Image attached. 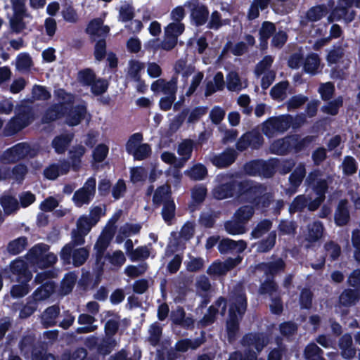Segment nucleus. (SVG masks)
I'll return each mask as SVG.
<instances>
[{
    "instance_id": "f257e3e1",
    "label": "nucleus",
    "mask_w": 360,
    "mask_h": 360,
    "mask_svg": "<svg viewBox=\"0 0 360 360\" xmlns=\"http://www.w3.org/2000/svg\"><path fill=\"white\" fill-rule=\"evenodd\" d=\"M267 187L263 184L250 179L240 181L238 199L250 203L257 208H267L271 200L266 192Z\"/></svg>"
},
{
    "instance_id": "f03ea898",
    "label": "nucleus",
    "mask_w": 360,
    "mask_h": 360,
    "mask_svg": "<svg viewBox=\"0 0 360 360\" xmlns=\"http://www.w3.org/2000/svg\"><path fill=\"white\" fill-rule=\"evenodd\" d=\"M248 306V299L245 293L238 292L236 294L234 302L229 306V319L226 321L227 338L230 343L236 340L240 329L239 319L245 314Z\"/></svg>"
},
{
    "instance_id": "7ed1b4c3",
    "label": "nucleus",
    "mask_w": 360,
    "mask_h": 360,
    "mask_svg": "<svg viewBox=\"0 0 360 360\" xmlns=\"http://www.w3.org/2000/svg\"><path fill=\"white\" fill-rule=\"evenodd\" d=\"M278 165L279 160L275 158L268 160L255 159L246 162L243 169L245 172L250 176L271 178L276 172Z\"/></svg>"
},
{
    "instance_id": "20e7f679",
    "label": "nucleus",
    "mask_w": 360,
    "mask_h": 360,
    "mask_svg": "<svg viewBox=\"0 0 360 360\" xmlns=\"http://www.w3.org/2000/svg\"><path fill=\"white\" fill-rule=\"evenodd\" d=\"M293 122V117L290 114L274 116L268 118L262 124V131L267 137L273 136L276 132L284 133Z\"/></svg>"
},
{
    "instance_id": "39448f33",
    "label": "nucleus",
    "mask_w": 360,
    "mask_h": 360,
    "mask_svg": "<svg viewBox=\"0 0 360 360\" xmlns=\"http://www.w3.org/2000/svg\"><path fill=\"white\" fill-rule=\"evenodd\" d=\"M31 147L25 142L15 144L4 151L1 160L6 164H14L25 159L30 153Z\"/></svg>"
},
{
    "instance_id": "423d86ee",
    "label": "nucleus",
    "mask_w": 360,
    "mask_h": 360,
    "mask_svg": "<svg viewBox=\"0 0 360 360\" xmlns=\"http://www.w3.org/2000/svg\"><path fill=\"white\" fill-rule=\"evenodd\" d=\"M321 172L315 169L308 174L304 184L307 187L310 188L317 196L326 198L328 184L326 179L321 178Z\"/></svg>"
},
{
    "instance_id": "0eeeda50",
    "label": "nucleus",
    "mask_w": 360,
    "mask_h": 360,
    "mask_svg": "<svg viewBox=\"0 0 360 360\" xmlns=\"http://www.w3.org/2000/svg\"><path fill=\"white\" fill-rule=\"evenodd\" d=\"M240 181L231 178L225 183L220 184L214 189V196L217 200H224L233 196L238 198Z\"/></svg>"
},
{
    "instance_id": "6e6552de",
    "label": "nucleus",
    "mask_w": 360,
    "mask_h": 360,
    "mask_svg": "<svg viewBox=\"0 0 360 360\" xmlns=\"http://www.w3.org/2000/svg\"><path fill=\"white\" fill-rule=\"evenodd\" d=\"M269 342V338L264 332L245 333L240 340L243 347H253L258 353H260Z\"/></svg>"
},
{
    "instance_id": "1a4fd4ad",
    "label": "nucleus",
    "mask_w": 360,
    "mask_h": 360,
    "mask_svg": "<svg viewBox=\"0 0 360 360\" xmlns=\"http://www.w3.org/2000/svg\"><path fill=\"white\" fill-rule=\"evenodd\" d=\"M187 4L190 7V17L193 25L196 27L204 25L209 18L208 8L202 4H200L198 0H189Z\"/></svg>"
},
{
    "instance_id": "9d476101",
    "label": "nucleus",
    "mask_w": 360,
    "mask_h": 360,
    "mask_svg": "<svg viewBox=\"0 0 360 360\" xmlns=\"http://www.w3.org/2000/svg\"><path fill=\"white\" fill-rule=\"evenodd\" d=\"M350 205L346 198L339 200L334 213V221L338 226H344L350 221Z\"/></svg>"
},
{
    "instance_id": "9b49d317",
    "label": "nucleus",
    "mask_w": 360,
    "mask_h": 360,
    "mask_svg": "<svg viewBox=\"0 0 360 360\" xmlns=\"http://www.w3.org/2000/svg\"><path fill=\"white\" fill-rule=\"evenodd\" d=\"M10 271L15 276L16 281H30L32 278L27 264L21 259H16L11 262Z\"/></svg>"
},
{
    "instance_id": "f8f14e48",
    "label": "nucleus",
    "mask_w": 360,
    "mask_h": 360,
    "mask_svg": "<svg viewBox=\"0 0 360 360\" xmlns=\"http://www.w3.org/2000/svg\"><path fill=\"white\" fill-rule=\"evenodd\" d=\"M360 300V290L346 288L340 294L338 300V307L340 309H348L355 306Z\"/></svg>"
},
{
    "instance_id": "ddd939ff",
    "label": "nucleus",
    "mask_w": 360,
    "mask_h": 360,
    "mask_svg": "<svg viewBox=\"0 0 360 360\" xmlns=\"http://www.w3.org/2000/svg\"><path fill=\"white\" fill-rule=\"evenodd\" d=\"M237 153L233 148H227L222 153L214 155L211 162L219 169H224L231 166L237 158Z\"/></svg>"
},
{
    "instance_id": "4468645a",
    "label": "nucleus",
    "mask_w": 360,
    "mask_h": 360,
    "mask_svg": "<svg viewBox=\"0 0 360 360\" xmlns=\"http://www.w3.org/2000/svg\"><path fill=\"white\" fill-rule=\"evenodd\" d=\"M67 112L68 106L64 103L52 104L45 110L41 117V122L49 124L64 117Z\"/></svg>"
},
{
    "instance_id": "2eb2a0df",
    "label": "nucleus",
    "mask_w": 360,
    "mask_h": 360,
    "mask_svg": "<svg viewBox=\"0 0 360 360\" xmlns=\"http://www.w3.org/2000/svg\"><path fill=\"white\" fill-rule=\"evenodd\" d=\"M87 113L86 106L82 104L76 105L71 108H68L65 122L70 127H75L81 123Z\"/></svg>"
},
{
    "instance_id": "dca6fc26",
    "label": "nucleus",
    "mask_w": 360,
    "mask_h": 360,
    "mask_svg": "<svg viewBox=\"0 0 360 360\" xmlns=\"http://www.w3.org/2000/svg\"><path fill=\"white\" fill-rule=\"evenodd\" d=\"M285 268V263L281 259L278 258L275 261L268 262H261L257 266V269L264 272L267 278H274L284 271Z\"/></svg>"
},
{
    "instance_id": "f3484780",
    "label": "nucleus",
    "mask_w": 360,
    "mask_h": 360,
    "mask_svg": "<svg viewBox=\"0 0 360 360\" xmlns=\"http://www.w3.org/2000/svg\"><path fill=\"white\" fill-rule=\"evenodd\" d=\"M170 318L173 324L179 326L183 328L191 329L194 326L192 317L186 316V311L182 307L178 306L171 312Z\"/></svg>"
},
{
    "instance_id": "a211bd4d",
    "label": "nucleus",
    "mask_w": 360,
    "mask_h": 360,
    "mask_svg": "<svg viewBox=\"0 0 360 360\" xmlns=\"http://www.w3.org/2000/svg\"><path fill=\"white\" fill-rule=\"evenodd\" d=\"M271 153L278 155H286L292 152L291 137L290 135L278 139L274 141L270 146Z\"/></svg>"
},
{
    "instance_id": "6ab92c4d",
    "label": "nucleus",
    "mask_w": 360,
    "mask_h": 360,
    "mask_svg": "<svg viewBox=\"0 0 360 360\" xmlns=\"http://www.w3.org/2000/svg\"><path fill=\"white\" fill-rule=\"evenodd\" d=\"M290 137L292 152L294 153H299L306 150L316 139V136L307 135L302 138L301 136L297 134H290Z\"/></svg>"
},
{
    "instance_id": "aec40b11",
    "label": "nucleus",
    "mask_w": 360,
    "mask_h": 360,
    "mask_svg": "<svg viewBox=\"0 0 360 360\" xmlns=\"http://www.w3.org/2000/svg\"><path fill=\"white\" fill-rule=\"evenodd\" d=\"M74 139L72 133L61 134L56 136L51 142V146L56 153L64 154Z\"/></svg>"
},
{
    "instance_id": "412c9836",
    "label": "nucleus",
    "mask_w": 360,
    "mask_h": 360,
    "mask_svg": "<svg viewBox=\"0 0 360 360\" xmlns=\"http://www.w3.org/2000/svg\"><path fill=\"white\" fill-rule=\"evenodd\" d=\"M86 153V148L81 144L72 146L68 151V159L71 162L72 169L78 172L82 165V159Z\"/></svg>"
},
{
    "instance_id": "4be33fe9",
    "label": "nucleus",
    "mask_w": 360,
    "mask_h": 360,
    "mask_svg": "<svg viewBox=\"0 0 360 360\" xmlns=\"http://www.w3.org/2000/svg\"><path fill=\"white\" fill-rule=\"evenodd\" d=\"M56 289V284L52 281H48L38 287L32 294V298L37 302L44 301L54 292Z\"/></svg>"
},
{
    "instance_id": "5701e85b",
    "label": "nucleus",
    "mask_w": 360,
    "mask_h": 360,
    "mask_svg": "<svg viewBox=\"0 0 360 360\" xmlns=\"http://www.w3.org/2000/svg\"><path fill=\"white\" fill-rule=\"evenodd\" d=\"M306 176V169L304 165H298L290 174L289 182L290 188H289L291 193L297 192V188L303 181Z\"/></svg>"
},
{
    "instance_id": "b1692460",
    "label": "nucleus",
    "mask_w": 360,
    "mask_h": 360,
    "mask_svg": "<svg viewBox=\"0 0 360 360\" xmlns=\"http://www.w3.org/2000/svg\"><path fill=\"white\" fill-rule=\"evenodd\" d=\"M324 226L321 221H315L308 226L307 240L310 243L319 240L323 234Z\"/></svg>"
},
{
    "instance_id": "393cba45",
    "label": "nucleus",
    "mask_w": 360,
    "mask_h": 360,
    "mask_svg": "<svg viewBox=\"0 0 360 360\" xmlns=\"http://www.w3.org/2000/svg\"><path fill=\"white\" fill-rule=\"evenodd\" d=\"M141 228V224L125 223L120 228L119 235L117 236V243H121L124 238H128L132 235L139 233Z\"/></svg>"
},
{
    "instance_id": "a878e982",
    "label": "nucleus",
    "mask_w": 360,
    "mask_h": 360,
    "mask_svg": "<svg viewBox=\"0 0 360 360\" xmlns=\"http://www.w3.org/2000/svg\"><path fill=\"white\" fill-rule=\"evenodd\" d=\"M328 13V9L325 4H319L311 7L306 13V18L309 22H317Z\"/></svg>"
},
{
    "instance_id": "bb28decb",
    "label": "nucleus",
    "mask_w": 360,
    "mask_h": 360,
    "mask_svg": "<svg viewBox=\"0 0 360 360\" xmlns=\"http://www.w3.org/2000/svg\"><path fill=\"white\" fill-rule=\"evenodd\" d=\"M15 117L18 120L28 127L34 120L32 108L27 105H20L16 108Z\"/></svg>"
},
{
    "instance_id": "cd10ccee",
    "label": "nucleus",
    "mask_w": 360,
    "mask_h": 360,
    "mask_svg": "<svg viewBox=\"0 0 360 360\" xmlns=\"http://www.w3.org/2000/svg\"><path fill=\"white\" fill-rule=\"evenodd\" d=\"M320 64V58L316 53L307 55L303 61V70L306 73L314 75L317 72Z\"/></svg>"
},
{
    "instance_id": "c85d7f7f",
    "label": "nucleus",
    "mask_w": 360,
    "mask_h": 360,
    "mask_svg": "<svg viewBox=\"0 0 360 360\" xmlns=\"http://www.w3.org/2000/svg\"><path fill=\"white\" fill-rule=\"evenodd\" d=\"M279 289L278 285L274 278H266L263 282L260 283L258 292L261 295H268L270 297L274 293L278 292Z\"/></svg>"
},
{
    "instance_id": "c756f323",
    "label": "nucleus",
    "mask_w": 360,
    "mask_h": 360,
    "mask_svg": "<svg viewBox=\"0 0 360 360\" xmlns=\"http://www.w3.org/2000/svg\"><path fill=\"white\" fill-rule=\"evenodd\" d=\"M333 15H336L337 21L343 19L346 22L349 23L354 20L356 11L354 10H349L338 4L336 7L333 9Z\"/></svg>"
},
{
    "instance_id": "7c9ffc66",
    "label": "nucleus",
    "mask_w": 360,
    "mask_h": 360,
    "mask_svg": "<svg viewBox=\"0 0 360 360\" xmlns=\"http://www.w3.org/2000/svg\"><path fill=\"white\" fill-rule=\"evenodd\" d=\"M49 245L45 243H38L34 245L28 252V258L34 264L49 250Z\"/></svg>"
},
{
    "instance_id": "2f4dec72",
    "label": "nucleus",
    "mask_w": 360,
    "mask_h": 360,
    "mask_svg": "<svg viewBox=\"0 0 360 360\" xmlns=\"http://www.w3.org/2000/svg\"><path fill=\"white\" fill-rule=\"evenodd\" d=\"M304 356L306 360H326L323 349L314 342H311L306 346Z\"/></svg>"
},
{
    "instance_id": "473e14b6",
    "label": "nucleus",
    "mask_w": 360,
    "mask_h": 360,
    "mask_svg": "<svg viewBox=\"0 0 360 360\" xmlns=\"http://www.w3.org/2000/svg\"><path fill=\"white\" fill-rule=\"evenodd\" d=\"M254 207L252 205H242L236 211L233 217L245 225L254 215Z\"/></svg>"
},
{
    "instance_id": "72a5a7b5",
    "label": "nucleus",
    "mask_w": 360,
    "mask_h": 360,
    "mask_svg": "<svg viewBox=\"0 0 360 360\" xmlns=\"http://www.w3.org/2000/svg\"><path fill=\"white\" fill-rule=\"evenodd\" d=\"M27 246V238L21 236L10 241L7 245L8 252L12 255H17L24 251Z\"/></svg>"
},
{
    "instance_id": "f704fd0d",
    "label": "nucleus",
    "mask_w": 360,
    "mask_h": 360,
    "mask_svg": "<svg viewBox=\"0 0 360 360\" xmlns=\"http://www.w3.org/2000/svg\"><path fill=\"white\" fill-rule=\"evenodd\" d=\"M27 126L18 120L15 117H12L6 124L3 130L4 136H11L22 131Z\"/></svg>"
},
{
    "instance_id": "c9c22d12",
    "label": "nucleus",
    "mask_w": 360,
    "mask_h": 360,
    "mask_svg": "<svg viewBox=\"0 0 360 360\" xmlns=\"http://www.w3.org/2000/svg\"><path fill=\"white\" fill-rule=\"evenodd\" d=\"M60 314V308L58 305L47 307L43 314L44 323L46 327H52L56 324V319Z\"/></svg>"
},
{
    "instance_id": "e433bc0d",
    "label": "nucleus",
    "mask_w": 360,
    "mask_h": 360,
    "mask_svg": "<svg viewBox=\"0 0 360 360\" xmlns=\"http://www.w3.org/2000/svg\"><path fill=\"white\" fill-rule=\"evenodd\" d=\"M0 204L6 214L9 215L19 208L17 199L12 195H4L0 198Z\"/></svg>"
},
{
    "instance_id": "4c0bfd02",
    "label": "nucleus",
    "mask_w": 360,
    "mask_h": 360,
    "mask_svg": "<svg viewBox=\"0 0 360 360\" xmlns=\"http://www.w3.org/2000/svg\"><path fill=\"white\" fill-rule=\"evenodd\" d=\"M174 70L176 74L181 73L182 77L188 78L195 71V67L192 65H187L186 59L180 58L175 62Z\"/></svg>"
},
{
    "instance_id": "58836bf2",
    "label": "nucleus",
    "mask_w": 360,
    "mask_h": 360,
    "mask_svg": "<svg viewBox=\"0 0 360 360\" xmlns=\"http://www.w3.org/2000/svg\"><path fill=\"white\" fill-rule=\"evenodd\" d=\"M343 105V98L342 96H338L332 101H328L326 105L321 107V111L326 114L335 116L339 112L340 108Z\"/></svg>"
},
{
    "instance_id": "ea45409f",
    "label": "nucleus",
    "mask_w": 360,
    "mask_h": 360,
    "mask_svg": "<svg viewBox=\"0 0 360 360\" xmlns=\"http://www.w3.org/2000/svg\"><path fill=\"white\" fill-rule=\"evenodd\" d=\"M117 345L115 338L105 336L98 344V353L105 356L112 352Z\"/></svg>"
},
{
    "instance_id": "a19ab883",
    "label": "nucleus",
    "mask_w": 360,
    "mask_h": 360,
    "mask_svg": "<svg viewBox=\"0 0 360 360\" xmlns=\"http://www.w3.org/2000/svg\"><path fill=\"white\" fill-rule=\"evenodd\" d=\"M272 226V221L270 219H264L257 223L251 232L253 238H259L266 233Z\"/></svg>"
},
{
    "instance_id": "79ce46f5",
    "label": "nucleus",
    "mask_w": 360,
    "mask_h": 360,
    "mask_svg": "<svg viewBox=\"0 0 360 360\" xmlns=\"http://www.w3.org/2000/svg\"><path fill=\"white\" fill-rule=\"evenodd\" d=\"M166 200H172L170 199V192L165 186H158L154 192L153 202L155 206H160L165 203Z\"/></svg>"
},
{
    "instance_id": "37998d69",
    "label": "nucleus",
    "mask_w": 360,
    "mask_h": 360,
    "mask_svg": "<svg viewBox=\"0 0 360 360\" xmlns=\"http://www.w3.org/2000/svg\"><path fill=\"white\" fill-rule=\"evenodd\" d=\"M89 256V251L86 248H74L72 263L75 267L83 265Z\"/></svg>"
},
{
    "instance_id": "c03bdc74",
    "label": "nucleus",
    "mask_w": 360,
    "mask_h": 360,
    "mask_svg": "<svg viewBox=\"0 0 360 360\" xmlns=\"http://www.w3.org/2000/svg\"><path fill=\"white\" fill-rule=\"evenodd\" d=\"M93 198L94 197L90 193L82 188L77 190L72 197V200L77 207L89 204Z\"/></svg>"
},
{
    "instance_id": "a18cd8bd",
    "label": "nucleus",
    "mask_w": 360,
    "mask_h": 360,
    "mask_svg": "<svg viewBox=\"0 0 360 360\" xmlns=\"http://www.w3.org/2000/svg\"><path fill=\"white\" fill-rule=\"evenodd\" d=\"M77 281V276L72 272H68L65 274L64 278L60 283V289L64 295L71 292Z\"/></svg>"
},
{
    "instance_id": "49530a36",
    "label": "nucleus",
    "mask_w": 360,
    "mask_h": 360,
    "mask_svg": "<svg viewBox=\"0 0 360 360\" xmlns=\"http://www.w3.org/2000/svg\"><path fill=\"white\" fill-rule=\"evenodd\" d=\"M112 237V234L111 233H106L105 235L101 236L94 245L95 254H98L99 256L105 255Z\"/></svg>"
},
{
    "instance_id": "de8ad7c7",
    "label": "nucleus",
    "mask_w": 360,
    "mask_h": 360,
    "mask_svg": "<svg viewBox=\"0 0 360 360\" xmlns=\"http://www.w3.org/2000/svg\"><path fill=\"white\" fill-rule=\"evenodd\" d=\"M313 297V292L309 288H302L299 297L300 309L307 310L310 309L312 307Z\"/></svg>"
},
{
    "instance_id": "09e8293b",
    "label": "nucleus",
    "mask_w": 360,
    "mask_h": 360,
    "mask_svg": "<svg viewBox=\"0 0 360 360\" xmlns=\"http://www.w3.org/2000/svg\"><path fill=\"white\" fill-rule=\"evenodd\" d=\"M193 146V141L191 139H186L179 145L177 153L179 155L182 156L184 161H187L191 158Z\"/></svg>"
},
{
    "instance_id": "8fccbe9b",
    "label": "nucleus",
    "mask_w": 360,
    "mask_h": 360,
    "mask_svg": "<svg viewBox=\"0 0 360 360\" xmlns=\"http://www.w3.org/2000/svg\"><path fill=\"white\" fill-rule=\"evenodd\" d=\"M224 229L228 233L231 235L243 234L245 231V225L237 219L226 221Z\"/></svg>"
},
{
    "instance_id": "3c124183",
    "label": "nucleus",
    "mask_w": 360,
    "mask_h": 360,
    "mask_svg": "<svg viewBox=\"0 0 360 360\" xmlns=\"http://www.w3.org/2000/svg\"><path fill=\"white\" fill-rule=\"evenodd\" d=\"M152 154L151 146L148 143H141L130 155H133L135 160H144Z\"/></svg>"
},
{
    "instance_id": "603ef678",
    "label": "nucleus",
    "mask_w": 360,
    "mask_h": 360,
    "mask_svg": "<svg viewBox=\"0 0 360 360\" xmlns=\"http://www.w3.org/2000/svg\"><path fill=\"white\" fill-rule=\"evenodd\" d=\"M342 167V172L346 176L353 175L358 169L357 162L354 158L351 155H347L344 158Z\"/></svg>"
},
{
    "instance_id": "864d4df0",
    "label": "nucleus",
    "mask_w": 360,
    "mask_h": 360,
    "mask_svg": "<svg viewBox=\"0 0 360 360\" xmlns=\"http://www.w3.org/2000/svg\"><path fill=\"white\" fill-rule=\"evenodd\" d=\"M289 86L288 81H283L276 84L270 90V96L274 100H283L286 94Z\"/></svg>"
},
{
    "instance_id": "5fc2aeb1",
    "label": "nucleus",
    "mask_w": 360,
    "mask_h": 360,
    "mask_svg": "<svg viewBox=\"0 0 360 360\" xmlns=\"http://www.w3.org/2000/svg\"><path fill=\"white\" fill-rule=\"evenodd\" d=\"M335 85L331 82L321 83L318 89L321 98L324 101H330L335 94Z\"/></svg>"
},
{
    "instance_id": "6e6d98bb",
    "label": "nucleus",
    "mask_w": 360,
    "mask_h": 360,
    "mask_svg": "<svg viewBox=\"0 0 360 360\" xmlns=\"http://www.w3.org/2000/svg\"><path fill=\"white\" fill-rule=\"evenodd\" d=\"M185 31L184 23L172 22L165 27V35L171 36L178 39Z\"/></svg>"
},
{
    "instance_id": "4d7b16f0",
    "label": "nucleus",
    "mask_w": 360,
    "mask_h": 360,
    "mask_svg": "<svg viewBox=\"0 0 360 360\" xmlns=\"http://www.w3.org/2000/svg\"><path fill=\"white\" fill-rule=\"evenodd\" d=\"M276 240V233L275 231H271L268 236L262 240L258 244V250L262 252H267L275 245Z\"/></svg>"
},
{
    "instance_id": "13d9d810",
    "label": "nucleus",
    "mask_w": 360,
    "mask_h": 360,
    "mask_svg": "<svg viewBox=\"0 0 360 360\" xmlns=\"http://www.w3.org/2000/svg\"><path fill=\"white\" fill-rule=\"evenodd\" d=\"M176 205L173 200H166L163 204L161 214L167 223L171 221L175 217Z\"/></svg>"
},
{
    "instance_id": "bf43d9fd",
    "label": "nucleus",
    "mask_w": 360,
    "mask_h": 360,
    "mask_svg": "<svg viewBox=\"0 0 360 360\" xmlns=\"http://www.w3.org/2000/svg\"><path fill=\"white\" fill-rule=\"evenodd\" d=\"M38 307L37 302L30 296L27 302L23 305L22 308L20 310L19 316L21 319H27L32 315L37 310Z\"/></svg>"
},
{
    "instance_id": "052dcab7",
    "label": "nucleus",
    "mask_w": 360,
    "mask_h": 360,
    "mask_svg": "<svg viewBox=\"0 0 360 360\" xmlns=\"http://www.w3.org/2000/svg\"><path fill=\"white\" fill-rule=\"evenodd\" d=\"M90 86L91 93L94 96H98L105 94L108 91L109 82L105 79L98 78Z\"/></svg>"
},
{
    "instance_id": "680f3d73",
    "label": "nucleus",
    "mask_w": 360,
    "mask_h": 360,
    "mask_svg": "<svg viewBox=\"0 0 360 360\" xmlns=\"http://www.w3.org/2000/svg\"><path fill=\"white\" fill-rule=\"evenodd\" d=\"M20 284L14 285L11 290V294L13 297H22L25 296L30 290L28 282L23 281H16Z\"/></svg>"
},
{
    "instance_id": "e2e57ef3",
    "label": "nucleus",
    "mask_w": 360,
    "mask_h": 360,
    "mask_svg": "<svg viewBox=\"0 0 360 360\" xmlns=\"http://www.w3.org/2000/svg\"><path fill=\"white\" fill-rule=\"evenodd\" d=\"M250 148L253 150L259 149L264 143L262 135L257 130L247 131Z\"/></svg>"
},
{
    "instance_id": "0e129e2a",
    "label": "nucleus",
    "mask_w": 360,
    "mask_h": 360,
    "mask_svg": "<svg viewBox=\"0 0 360 360\" xmlns=\"http://www.w3.org/2000/svg\"><path fill=\"white\" fill-rule=\"evenodd\" d=\"M109 148L105 143L97 145L93 150L92 157L95 162L101 163L108 157Z\"/></svg>"
},
{
    "instance_id": "69168bd1",
    "label": "nucleus",
    "mask_w": 360,
    "mask_h": 360,
    "mask_svg": "<svg viewBox=\"0 0 360 360\" xmlns=\"http://www.w3.org/2000/svg\"><path fill=\"white\" fill-rule=\"evenodd\" d=\"M144 68V64L136 60H130L129 62L128 74L134 81H139L141 71Z\"/></svg>"
},
{
    "instance_id": "338daca9",
    "label": "nucleus",
    "mask_w": 360,
    "mask_h": 360,
    "mask_svg": "<svg viewBox=\"0 0 360 360\" xmlns=\"http://www.w3.org/2000/svg\"><path fill=\"white\" fill-rule=\"evenodd\" d=\"M297 224L294 221L282 219L278 226V230L280 235H292L296 233Z\"/></svg>"
},
{
    "instance_id": "774afa93",
    "label": "nucleus",
    "mask_w": 360,
    "mask_h": 360,
    "mask_svg": "<svg viewBox=\"0 0 360 360\" xmlns=\"http://www.w3.org/2000/svg\"><path fill=\"white\" fill-rule=\"evenodd\" d=\"M78 78L84 86H90L97 79L95 72L91 68H85L79 70L78 72Z\"/></svg>"
}]
</instances>
